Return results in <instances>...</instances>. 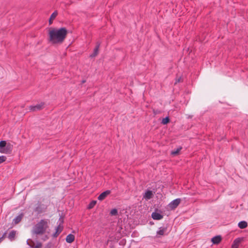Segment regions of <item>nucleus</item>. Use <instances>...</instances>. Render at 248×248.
<instances>
[{"label":"nucleus","mask_w":248,"mask_h":248,"mask_svg":"<svg viewBox=\"0 0 248 248\" xmlns=\"http://www.w3.org/2000/svg\"><path fill=\"white\" fill-rule=\"evenodd\" d=\"M67 33V30L65 27L51 28L48 32V42L52 45L61 44L65 39Z\"/></svg>","instance_id":"obj_1"},{"label":"nucleus","mask_w":248,"mask_h":248,"mask_svg":"<svg viewBox=\"0 0 248 248\" xmlns=\"http://www.w3.org/2000/svg\"><path fill=\"white\" fill-rule=\"evenodd\" d=\"M47 219H41L33 228L32 233L36 235H42L45 234L48 228Z\"/></svg>","instance_id":"obj_2"},{"label":"nucleus","mask_w":248,"mask_h":248,"mask_svg":"<svg viewBox=\"0 0 248 248\" xmlns=\"http://www.w3.org/2000/svg\"><path fill=\"white\" fill-rule=\"evenodd\" d=\"M181 199L179 198L176 199L171 201L169 204V207L171 210L175 209L180 204Z\"/></svg>","instance_id":"obj_3"},{"label":"nucleus","mask_w":248,"mask_h":248,"mask_svg":"<svg viewBox=\"0 0 248 248\" xmlns=\"http://www.w3.org/2000/svg\"><path fill=\"white\" fill-rule=\"evenodd\" d=\"M167 228L165 227H160L158 228V230L156 232V237L160 238L162 236L166 234Z\"/></svg>","instance_id":"obj_4"},{"label":"nucleus","mask_w":248,"mask_h":248,"mask_svg":"<svg viewBox=\"0 0 248 248\" xmlns=\"http://www.w3.org/2000/svg\"><path fill=\"white\" fill-rule=\"evenodd\" d=\"M12 150L13 145L9 143L6 144L4 149H0V152L3 154H9L11 153Z\"/></svg>","instance_id":"obj_5"},{"label":"nucleus","mask_w":248,"mask_h":248,"mask_svg":"<svg viewBox=\"0 0 248 248\" xmlns=\"http://www.w3.org/2000/svg\"><path fill=\"white\" fill-rule=\"evenodd\" d=\"M63 219H62V221L60 222L58 226L57 227L56 229V232L54 234V236L57 237L59 235V234L63 230Z\"/></svg>","instance_id":"obj_6"},{"label":"nucleus","mask_w":248,"mask_h":248,"mask_svg":"<svg viewBox=\"0 0 248 248\" xmlns=\"http://www.w3.org/2000/svg\"><path fill=\"white\" fill-rule=\"evenodd\" d=\"M44 106V103L42 102L39 104H37L35 106H31L30 107V110L31 111H34L36 110H40L43 108Z\"/></svg>","instance_id":"obj_7"},{"label":"nucleus","mask_w":248,"mask_h":248,"mask_svg":"<svg viewBox=\"0 0 248 248\" xmlns=\"http://www.w3.org/2000/svg\"><path fill=\"white\" fill-rule=\"evenodd\" d=\"M110 193V191L109 190H106L101 193L98 197V200L101 201L104 200L108 195Z\"/></svg>","instance_id":"obj_8"},{"label":"nucleus","mask_w":248,"mask_h":248,"mask_svg":"<svg viewBox=\"0 0 248 248\" xmlns=\"http://www.w3.org/2000/svg\"><path fill=\"white\" fill-rule=\"evenodd\" d=\"M23 213H21L20 214H19L18 216H17V217H16L13 220V221H12V224L13 225H16V224H17L18 223H19L22 220L23 217Z\"/></svg>","instance_id":"obj_9"},{"label":"nucleus","mask_w":248,"mask_h":248,"mask_svg":"<svg viewBox=\"0 0 248 248\" xmlns=\"http://www.w3.org/2000/svg\"><path fill=\"white\" fill-rule=\"evenodd\" d=\"M151 216L154 220H160L163 217V215L156 212H153Z\"/></svg>","instance_id":"obj_10"},{"label":"nucleus","mask_w":248,"mask_h":248,"mask_svg":"<svg viewBox=\"0 0 248 248\" xmlns=\"http://www.w3.org/2000/svg\"><path fill=\"white\" fill-rule=\"evenodd\" d=\"M16 234V231L15 230H12L8 234V238L10 241H14L15 239Z\"/></svg>","instance_id":"obj_11"},{"label":"nucleus","mask_w":248,"mask_h":248,"mask_svg":"<svg viewBox=\"0 0 248 248\" xmlns=\"http://www.w3.org/2000/svg\"><path fill=\"white\" fill-rule=\"evenodd\" d=\"M221 237L220 235L214 236L212 238V242L214 244H218L221 241Z\"/></svg>","instance_id":"obj_12"},{"label":"nucleus","mask_w":248,"mask_h":248,"mask_svg":"<svg viewBox=\"0 0 248 248\" xmlns=\"http://www.w3.org/2000/svg\"><path fill=\"white\" fill-rule=\"evenodd\" d=\"M100 46V43L99 42H98L96 44L95 47L94 48V49L93 50V53L90 55L91 57H93L96 56L98 54Z\"/></svg>","instance_id":"obj_13"},{"label":"nucleus","mask_w":248,"mask_h":248,"mask_svg":"<svg viewBox=\"0 0 248 248\" xmlns=\"http://www.w3.org/2000/svg\"><path fill=\"white\" fill-rule=\"evenodd\" d=\"M75 236L72 234H68L66 238V241L68 243H71L75 240Z\"/></svg>","instance_id":"obj_14"},{"label":"nucleus","mask_w":248,"mask_h":248,"mask_svg":"<svg viewBox=\"0 0 248 248\" xmlns=\"http://www.w3.org/2000/svg\"><path fill=\"white\" fill-rule=\"evenodd\" d=\"M58 15V12L57 11H55L51 15L49 20V25L52 24L53 22V20L56 18V17Z\"/></svg>","instance_id":"obj_15"},{"label":"nucleus","mask_w":248,"mask_h":248,"mask_svg":"<svg viewBox=\"0 0 248 248\" xmlns=\"http://www.w3.org/2000/svg\"><path fill=\"white\" fill-rule=\"evenodd\" d=\"M240 240L239 238L235 239L232 245L231 248H238Z\"/></svg>","instance_id":"obj_16"},{"label":"nucleus","mask_w":248,"mask_h":248,"mask_svg":"<svg viewBox=\"0 0 248 248\" xmlns=\"http://www.w3.org/2000/svg\"><path fill=\"white\" fill-rule=\"evenodd\" d=\"M238 226L240 229H245L248 226V223L246 221H241L238 224Z\"/></svg>","instance_id":"obj_17"},{"label":"nucleus","mask_w":248,"mask_h":248,"mask_svg":"<svg viewBox=\"0 0 248 248\" xmlns=\"http://www.w3.org/2000/svg\"><path fill=\"white\" fill-rule=\"evenodd\" d=\"M182 147L181 146H179L176 149H175L171 152V155H176L179 154V152L182 150Z\"/></svg>","instance_id":"obj_18"},{"label":"nucleus","mask_w":248,"mask_h":248,"mask_svg":"<svg viewBox=\"0 0 248 248\" xmlns=\"http://www.w3.org/2000/svg\"><path fill=\"white\" fill-rule=\"evenodd\" d=\"M153 193L152 191L147 190L145 192L144 197L147 199H150L152 197Z\"/></svg>","instance_id":"obj_19"},{"label":"nucleus","mask_w":248,"mask_h":248,"mask_svg":"<svg viewBox=\"0 0 248 248\" xmlns=\"http://www.w3.org/2000/svg\"><path fill=\"white\" fill-rule=\"evenodd\" d=\"M96 204V201H91L88 205L87 208L89 209H92Z\"/></svg>","instance_id":"obj_20"},{"label":"nucleus","mask_w":248,"mask_h":248,"mask_svg":"<svg viewBox=\"0 0 248 248\" xmlns=\"http://www.w3.org/2000/svg\"><path fill=\"white\" fill-rule=\"evenodd\" d=\"M6 142L5 140H1L0 141V149H3L6 145Z\"/></svg>","instance_id":"obj_21"},{"label":"nucleus","mask_w":248,"mask_h":248,"mask_svg":"<svg viewBox=\"0 0 248 248\" xmlns=\"http://www.w3.org/2000/svg\"><path fill=\"white\" fill-rule=\"evenodd\" d=\"M170 121V118L168 116L166 117L165 118L163 119L161 123L163 124H166L168 123Z\"/></svg>","instance_id":"obj_22"},{"label":"nucleus","mask_w":248,"mask_h":248,"mask_svg":"<svg viewBox=\"0 0 248 248\" xmlns=\"http://www.w3.org/2000/svg\"><path fill=\"white\" fill-rule=\"evenodd\" d=\"M110 214L112 216H116L118 214V211L115 208L111 210Z\"/></svg>","instance_id":"obj_23"},{"label":"nucleus","mask_w":248,"mask_h":248,"mask_svg":"<svg viewBox=\"0 0 248 248\" xmlns=\"http://www.w3.org/2000/svg\"><path fill=\"white\" fill-rule=\"evenodd\" d=\"M6 160V157L4 155L0 156V164L4 162Z\"/></svg>","instance_id":"obj_24"},{"label":"nucleus","mask_w":248,"mask_h":248,"mask_svg":"<svg viewBox=\"0 0 248 248\" xmlns=\"http://www.w3.org/2000/svg\"><path fill=\"white\" fill-rule=\"evenodd\" d=\"M182 78L181 77H180L179 78H176L175 79V84H177V83H179L180 82H182Z\"/></svg>","instance_id":"obj_25"},{"label":"nucleus","mask_w":248,"mask_h":248,"mask_svg":"<svg viewBox=\"0 0 248 248\" xmlns=\"http://www.w3.org/2000/svg\"><path fill=\"white\" fill-rule=\"evenodd\" d=\"M42 247V244L40 243H38L35 246H32L31 248H41Z\"/></svg>","instance_id":"obj_26"},{"label":"nucleus","mask_w":248,"mask_h":248,"mask_svg":"<svg viewBox=\"0 0 248 248\" xmlns=\"http://www.w3.org/2000/svg\"><path fill=\"white\" fill-rule=\"evenodd\" d=\"M6 232H5L1 237H0V243H1L3 240L6 237Z\"/></svg>","instance_id":"obj_27"},{"label":"nucleus","mask_w":248,"mask_h":248,"mask_svg":"<svg viewBox=\"0 0 248 248\" xmlns=\"http://www.w3.org/2000/svg\"><path fill=\"white\" fill-rule=\"evenodd\" d=\"M38 207H36V211H38Z\"/></svg>","instance_id":"obj_28"}]
</instances>
